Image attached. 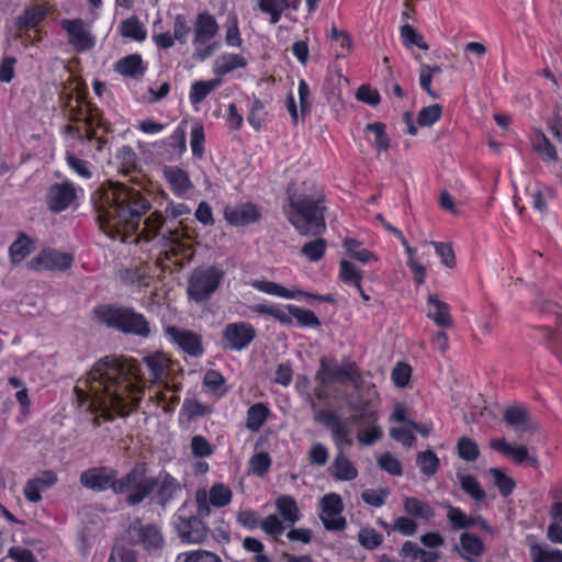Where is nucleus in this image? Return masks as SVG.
<instances>
[{"label":"nucleus","mask_w":562,"mask_h":562,"mask_svg":"<svg viewBox=\"0 0 562 562\" xmlns=\"http://www.w3.org/2000/svg\"><path fill=\"white\" fill-rule=\"evenodd\" d=\"M288 204L283 211L286 220L303 236H321L326 231L325 193L313 182L291 184L286 190Z\"/></svg>","instance_id":"obj_3"},{"label":"nucleus","mask_w":562,"mask_h":562,"mask_svg":"<svg viewBox=\"0 0 562 562\" xmlns=\"http://www.w3.org/2000/svg\"><path fill=\"white\" fill-rule=\"evenodd\" d=\"M246 66L247 60L243 56L238 54H223L215 60L214 72L223 76L237 68H245Z\"/></svg>","instance_id":"obj_31"},{"label":"nucleus","mask_w":562,"mask_h":562,"mask_svg":"<svg viewBox=\"0 0 562 562\" xmlns=\"http://www.w3.org/2000/svg\"><path fill=\"white\" fill-rule=\"evenodd\" d=\"M289 0H258L257 7L261 11V13L270 16V23L277 24L282 13L286 10L285 3Z\"/></svg>","instance_id":"obj_37"},{"label":"nucleus","mask_w":562,"mask_h":562,"mask_svg":"<svg viewBox=\"0 0 562 562\" xmlns=\"http://www.w3.org/2000/svg\"><path fill=\"white\" fill-rule=\"evenodd\" d=\"M339 276H340L341 281L347 284L356 285L359 282H361V279H362V272L360 270H358L352 262H350L346 259H342L340 261Z\"/></svg>","instance_id":"obj_57"},{"label":"nucleus","mask_w":562,"mask_h":562,"mask_svg":"<svg viewBox=\"0 0 562 562\" xmlns=\"http://www.w3.org/2000/svg\"><path fill=\"white\" fill-rule=\"evenodd\" d=\"M177 562H223L214 552L207 550H192L182 552L177 557Z\"/></svg>","instance_id":"obj_49"},{"label":"nucleus","mask_w":562,"mask_h":562,"mask_svg":"<svg viewBox=\"0 0 562 562\" xmlns=\"http://www.w3.org/2000/svg\"><path fill=\"white\" fill-rule=\"evenodd\" d=\"M369 398L363 401L359 398L357 403H350L348 406L356 415L349 418L351 423L374 424L376 420V409L380 402L379 394L374 384L368 386Z\"/></svg>","instance_id":"obj_18"},{"label":"nucleus","mask_w":562,"mask_h":562,"mask_svg":"<svg viewBox=\"0 0 562 562\" xmlns=\"http://www.w3.org/2000/svg\"><path fill=\"white\" fill-rule=\"evenodd\" d=\"M379 467L394 476H401L403 474V469L400 460L395 458L390 452H384L378 458Z\"/></svg>","instance_id":"obj_58"},{"label":"nucleus","mask_w":562,"mask_h":562,"mask_svg":"<svg viewBox=\"0 0 562 562\" xmlns=\"http://www.w3.org/2000/svg\"><path fill=\"white\" fill-rule=\"evenodd\" d=\"M250 285L266 294L283 297V299H294L296 297L295 292L290 291L282 286L279 283H276L273 281H266V280H254L251 281Z\"/></svg>","instance_id":"obj_36"},{"label":"nucleus","mask_w":562,"mask_h":562,"mask_svg":"<svg viewBox=\"0 0 562 562\" xmlns=\"http://www.w3.org/2000/svg\"><path fill=\"white\" fill-rule=\"evenodd\" d=\"M144 362L150 372L153 381L161 380L168 370V359L159 352L146 356Z\"/></svg>","instance_id":"obj_35"},{"label":"nucleus","mask_w":562,"mask_h":562,"mask_svg":"<svg viewBox=\"0 0 562 562\" xmlns=\"http://www.w3.org/2000/svg\"><path fill=\"white\" fill-rule=\"evenodd\" d=\"M490 446L492 449L510 458L516 464L526 463L533 468L538 465L537 458L531 456L528 451V448L525 446L509 445L503 438L491 440Z\"/></svg>","instance_id":"obj_22"},{"label":"nucleus","mask_w":562,"mask_h":562,"mask_svg":"<svg viewBox=\"0 0 562 562\" xmlns=\"http://www.w3.org/2000/svg\"><path fill=\"white\" fill-rule=\"evenodd\" d=\"M532 146L533 149L543 158L551 161L558 160V153L555 147L541 131L537 132L532 142Z\"/></svg>","instance_id":"obj_45"},{"label":"nucleus","mask_w":562,"mask_h":562,"mask_svg":"<svg viewBox=\"0 0 562 562\" xmlns=\"http://www.w3.org/2000/svg\"><path fill=\"white\" fill-rule=\"evenodd\" d=\"M223 278L224 271L218 267L195 268L188 280L189 300L198 304L209 301L218 289Z\"/></svg>","instance_id":"obj_7"},{"label":"nucleus","mask_w":562,"mask_h":562,"mask_svg":"<svg viewBox=\"0 0 562 562\" xmlns=\"http://www.w3.org/2000/svg\"><path fill=\"white\" fill-rule=\"evenodd\" d=\"M416 464L424 475L430 477L438 471L440 461L432 450H426L417 454Z\"/></svg>","instance_id":"obj_40"},{"label":"nucleus","mask_w":562,"mask_h":562,"mask_svg":"<svg viewBox=\"0 0 562 562\" xmlns=\"http://www.w3.org/2000/svg\"><path fill=\"white\" fill-rule=\"evenodd\" d=\"M367 131L374 133V146L379 150H387L390 148V139L385 133V125L381 122L370 123L366 126Z\"/></svg>","instance_id":"obj_59"},{"label":"nucleus","mask_w":562,"mask_h":562,"mask_svg":"<svg viewBox=\"0 0 562 562\" xmlns=\"http://www.w3.org/2000/svg\"><path fill=\"white\" fill-rule=\"evenodd\" d=\"M47 10L42 4L25 8L24 12L15 18L14 24L19 31L35 29L46 18Z\"/></svg>","instance_id":"obj_26"},{"label":"nucleus","mask_w":562,"mask_h":562,"mask_svg":"<svg viewBox=\"0 0 562 562\" xmlns=\"http://www.w3.org/2000/svg\"><path fill=\"white\" fill-rule=\"evenodd\" d=\"M256 337L255 327L247 322L229 323L222 333L224 348L235 351L246 349Z\"/></svg>","instance_id":"obj_11"},{"label":"nucleus","mask_w":562,"mask_h":562,"mask_svg":"<svg viewBox=\"0 0 562 562\" xmlns=\"http://www.w3.org/2000/svg\"><path fill=\"white\" fill-rule=\"evenodd\" d=\"M530 554L532 562H562V551L558 549L549 550L539 544H532Z\"/></svg>","instance_id":"obj_52"},{"label":"nucleus","mask_w":562,"mask_h":562,"mask_svg":"<svg viewBox=\"0 0 562 562\" xmlns=\"http://www.w3.org/2000/svg\"><path fill=\"white\" fill-rule=\"evenodd\" d=\"M182 412L187 415L188 419H194L210 414L212 409L196 400H184Z\"/></svg>","instance_id":"obj_62"},{"label":"nucleus","mask_w":562,"mask_h":562,"mask_svg":"<svg viewBox=\"0 0 562 562\" xmlns=\"http://www.w3.org/2000/svg\"><path fill=\"white\" fill-rule=\"evenodd\" d=\"M401 38L403 41V44L411 48L413 46H417L418 48L423 50H427L429 46L424 40V36L419 34L412 25L404 24L401 26L400 30Z\"/></svg>","instance_id":"obj_46"},{"label":"nucleus","mask_w":562,"mask_h":562,"mask_svg":"<svg viewBox=\"0 0 562 562\" xmlns=\"http://www.w3.org/2000/svg\"><path fill=\"white\" fill-rule=\"evenodd\" d=\"M333 475L338 481H351L358 476V470L342 451L338 452L333 462Z\"/></svg>","instance_id":"obj_30"},{"label":"nucleus","mask_w":562,"mask_h":562,"mask_svg":"<svg viewBox=\"0 0 562 562\" xmlns=\"http://www.w3.org/2000/svg\"><path fill=\"white\" fill-rule=\"evenodd\" d=\"M203 384L218 397L224 396L227 393V389L225 387V379L224 376L216 370H209L203 379Z\"/></svg>","instance_id":"obj_47"},{"label":"nucleus","mask_w":562,"mask_h":562,"mask_svg":"<svg viewBox=\"0 0 562 562\" xmlns=\"http://www.w3.org/2000/svg\"><path fill=\"white\" fill-rule=\"evenodd\" d=\"M92 202L101 229L111 238L135 233L151 206L139 190L120 182L100 186Z\"/></svg>","instance_id":"obj_2"},{"label":"nucleus","mask_w":562,"mask_h":562,"mask_svg":"<svg viewBox=\"0 0 562 562\" xmlns=\"http://www.w3.org/2000/svg\"><path fill=\"white\" fill-rule=\"evenodd\" d=\"M108 562H137V553L124 546H114Z\"/></svg>","instance_id":"obj_64"},{"label":"nucleus","mask_w":562,"mask_h":562,"mask_svg":"<svg viewBox=\"0 0 562 562\" xmlns=\"http://www.w3.org/2000/svg\"><path fill=\"white\" fill-rule=\"evenodd\" d=\"M276 506L284 521L294 524L300 520V510L293 497L281 496L277 499Z\"/></svg>","instance_id":"obj_38"},{"label":"nucleus","mask_w":562,"mask_h":562,"mask_svg":"<svg viewBox=\"0 0 562 562\" xmlns=\"http://www.w3.org/2000/svg\"><path fill=\"white\" fill-rule=\"evenodd\" d=\"M447 518H448L450 526L453 530L472 528L473 516L467 515V513L463 512L459 507L448 505L447 506Z\"/></svg>","instance_id":"obj_42"},{"label":"nucleus","mask_w":562,"mask_h":562,"mask_svg":"<svg viewBox=\"0 0 562 562\" xmlns=\"http://www.w3.org/2000/svg\"><path fill=\"white\" fill-rule=\"evenodd\" d=\"M315 381L322 386H328L333 383H350L357 391L363 387L362 373L357 363L350 360L338 364L335 360L329 361L322 358L315 374Z\"/></svg>","instance_id":"obj_6"},{"label":"nucleus","mask_w":562,"mask_h":562,"mask_svg":"<svg viewBox=\"0 0 562 562\" xmlns=\"http://www.w3.org/2000/svg\"><path fill=\"white\" fill-rule=\"evenodd\" d=\"M210 503L215 507L227 506L233 498L232 490L224 483H215L207 492Z\"/></svg>","instance_id":"obj_41"},{"label":"nucleus","mask_w":562,"mask_h":562,"mask_svg":"<svg viewBox=\"0 0 562 562\" xmlns=\"http://www.w3.org/2000/svg\"><path fill=\"white\" fill-rule=\"evenodd\" d=\"M218 24L215 18L209 12H202L196 15L193 25V58L205 60L211 57L218 48L216 43L209 44L218 32Z\"/></svg>","instance_id":"obj_8"},{"label":"nucleus","mask_w":562,"mask_h":562,"mask_svg":"<svg viewBox=\"0 0 562 562\" xmlns=\"http://www.w3.org/2000/svg\"><path fill=\"white\" fill-rule=\"evenodd\" d=\"M389 494L390 492L387 488H368L362 492L361 498L368 505H371L373 507H381L385 504V499L389 496Z\"/></svg>","instance_id":"obj_61"},{"label":"nucleus","mask_w":562,"mask_h":562,"mask_svg":"<svg viewBox=\"0 0 562 562\" xmlns=\"http://www.w3.org/2000/svg\"><path fill=\"white\" fill-rule=\"evenodd\" d=\"M225 220L234 226H246L256 223L261 217L260 209L250 202L240 203L224 209Z\"/></svg>","instance_id":"obj_19"},{"label":"nucleus","mask_w":562,"mask_h":562,"mask_svg":"<svg viewBox=\"0 0 562 562\" xmlns=\"http://www.w3.org/2000/svg\"><path fill=\"white\" fill-rule=\"evenodd\" d=\"M330 40L341 48V52L337 54V57H345L352 48V41L349 34L345 31L338 30L335 25L330 29Z\"/></svg>","instance_id":"obj_60"},{"label":"nucleus","mask_w":562,"mask_h":562,"mask_svg":"<svg viewBox=\"0 0 562 562\" xmlns=\"http://www.w3.org/2000/svg\"><path fill=\"white\" fill-rule=\"evenodd\" d=\"M250 310L257 314L269 315L280 322L282 325L292 324L291 317L277 305L256 304L250 306Z\"/></svg>","instance_id":"obj_50"},{"label":"nucleus","mask_w":562,"mask_h":562,"mask_svg":"<svg viewBox=\"0 0 562 562\" xmlns=\"http://www.w3.org/2000/svg\"><path fill=\"white\" fill-rule=\"evenodd\" d=\"M442 114V106L438 103L423 108L417 117V123L420 126H431L435 124Z\"/></svg>","instance_id":"obj_55"},{"label":"nucleus","mask_w":562,"mask_h":562,"mask_svg":"<svg viewBox=\"0 0 562 562\" xmlns=\"http://www.w3.org/2000/svg\"><path fill=\"white\" fill-rule=\"evenodd\" d=\"M403 508L408 516L416 519L428 521L435 516V510L429 503L417 497L404 496Z\"/></svg>","instance_id":"obj_29"},{"label":"nucleus","mask_w":562,"mask_h":562,"mask_svg":"<svg viewBox=\"0 0 562 562\" xmlns=\"http://www.w3.org/2000/svg\"><path fill=\"white\" fill-rule=\"evenodd\" d=\"M36 249V240L25 233L19 232L16 239L9 247L10 260L13 265L23 261Z\"/></svg>","instance_id":"obj_24"},{"label":"nucleus","mask_w":562,"mask_h":562,"mask_svg":"<svg viewBox=\"0 0 562 562\" xmlns=\"http://www.w3.org/2000/svg\"><path fill=\"white\" fill-rule=\"evenodd\" d=\"M457 447L459 457L464 461H475L480 454L476 442L468 437H461L458 440Z\"/></svg>","instance_id":"obj_54"},{"label":"nucleus","mask_w":562,"mask_h":562,"mask_svg":"<svg viewBox=\"0 0 562 562\" xmlns=\"http://www.w3.org/2000/svg\"><path fill=\"white\" fill-rule=\"evenodd\" d=\"M126 536L131 544L140 546L149 554H157L165 547L161 527L156 524H143L138 517L128 525Z\"/></svg>","instance_id":"obj_9"},{"label":"nucleus","mask_w":562,"mask_h":562,"mask_svg":"<svg viewBox=\"0 0 562 562\" xmlns=\"http://www.w3.org/2000/svg\"><path fill=\"white\" fill-rule=\"evenodd\" d=\"M120 32L123 37L132 38L137 42L145 41L147 36L146 29L137 16H131L122 21Z\"/></svg>","instance_id":"obj_34"},{"label":"nucleus","mask_w":562,"mask_h":562,"mask_svg":"<svg viewBox=\"0 0 562 562\" xmlns=\"http://www.w3.org/2000/svg\"><path fill=\"white\" fill-rule=\"evenodd\" d=\"M459 481L462 490L474 501L481 502L485 498L486 494L476 477L470 474H463L459 476Z\"/></svg>","instance_id":"obj_48"},{"label":"nucleus","mask_w":562,"mask_h":562,"mask_svg":"<svg viewBox=\"0 0 562 562\" xmlns=\"http://www.w3.org/2000/svg\"><path fill=\"white\" fill-rule=\"evenodd\" d=\"M485 551L484 542L477 536L471 532L460 535L459 554L467 562H475L474 559L481 557Z\"/></svg>","instance_id":"obj_23"},{"label":"nucleus","mask_w":562,"mask_h":562,"mask_svg":"<svg viewBox=\"0 0 562 562\" xmlns=\"http://www.w3.org/2000/svg\"><path fill=\"white\" fill-rule=\"evenodd\" d=\"M316 237V239L304 244L300 250L301 255L312 262L321 260L327 248V241L324 238Z\"/></svg>","instance_id":"obj_44"},{"label":"nucleus","mask_w":562,"mask_h":562,"mask_svg":"<svg viewBox=\"0 0 562 562\" xmlns=\"http://www.w3.org/2000/svg\"><path fill=\"white\" fill-rule=\"evenodd\" d=\"M267 115L268 113L265 110L262 101L255 99L247 116V121L256 131H259L266 123Z\"/></svg>","instance_id":"obj_53"},{"label":"nucleus","mask_w":562,"mask_h":562,"mask_svg":"<svg viewBox=\"0 0 562 562\" xmlns=\"http://www.w3.org/2000/svg\"><path fill=\"white\" fill-rule=\"evenodd\" d=\"M270 415L269 407L263 403H256L247 411L246 427L251 431H258Z\"/></svg>","instance_id":"obj_33"},{"label":"nucleus","mask_w":562,"mask_h":562,"mask_svg":"<svg viewBox=\"0 0 562 562\" xmlns=\"http://www.w3.org/2000/svg\"><path fill=\"white\" fill-rule=\"evenodd\" d=\"M77 199V188L70 181L54 183L45 196L47 207L54 213L67 210Z\"/></svg>","instance_id":"obj_14"},{"label":"nucleus","mask_w":562,"mask_h":562,"mask_svg":"<svg viewBox=\"0 0 562 562\" xmlns=\"http://www.w3.org/2000/svg\"><path fill=\"white\" fill-rule=\"evenodd\" d=\"M175 527L178 537L184 543L200 544L209 537V528L200 517L184 516L180 510L176 514Z\"/></svg>","instance_id":"obj_10"},{"label":"nucleus","mask_w":562,"mask_h":562,"mask_svg":"<svg viewBox=\"0 0 562 562\" xmlns=\"http://www.w3.org/2000/svg\"><path fill=\"white\" fill-rule=\"evenodd\" d=\"M74 257L69 252H63L53 248L43 249L34 257L29 266L33 270L65 271L72 266Z\"/></svg>","instance_id":"obj_15"},{"label":"nucleus","mask_w":562,"mask_h":562,"mask_svg":"<svg viewBox=\"0 0 562 562\" xmlns=\"http://www.w3.org/2000/svg\"><path fill=\"white\" fill-rule=\"evenodd\" d=\"M155 481L157 482V486L155 487L156 503L162 508L176 499L182 492V485L179 481L167 472H160L159 475L155 477Z\"/></svg>","instance_id":"obj_21"},{"label":"nucleus","mask_w":562,"mask_h":562,"mask_svg":"<svg viewBox=\"0 0 562 562\" xmlns=\"http://www.w3.org/2000/svg\"><path fill=\"white\" fill-rule=\"evenodd\" d=\"M190 448L192 454L198 458H206L213 453L212 445L201 435L192 437Z\"/></svg>","instance_id":"obj_63"},{"label":"nucleus","mask_w":562,"mask_h":562,"mask_svg":"<svg viewBox=\"0 0 562 562\" xmlns=\"http://www.w3.org/2000/svg\"><path fill=\"white\" fill-rule=\"evenodd\" d=\"M321 519L327 530L338 531L346 527V519L340 516L344 506L338 494H326L321 501Z\"/></svg>","instance_id":"obj_16"},{"label":"nucleus","mask_w":562,"mask_h":562,"mask_svg":"<svg viewBox=\"0 0 562 562\" xmlns=\"http://www.w3.org/2000/svg\"><path fill=\"white\" fill-rule=\"evenodd\" d=\"M60 25L67 32L68 43L76 52L90 50L94 46V37L81 19H64Z\"/></svg>","instance_id":"obj_13"},{"label":"nucleus","mask_w":562,"mask_h":562,"mask_svg":"<svg viewBox=\"0 0 562 562\" xmlns=\"http://www.w3.org/2000/svg\"><path fill=\"white\" fill-rule=\"evenodd\" d=\"M146 465L144 463L135 464L121 479L115 477L113 486L114 494H126V503L130 506H136L143 503L157 486L154 476H146Z\"/></svg>","instance_id":"obj_5"},{"label":"nucleus","mask_w":562,"mask_h":562,"mask_svg":"<svg viewBox=\"0 0 562 562\" xmlns=\"http://www.w3.org/2000/svg\"><path fill=\"white\" fill-rule=\"evenodd\" d=\"M165 333L186 353L193 357H199L203 353L202 337L195 331L177 326H168Z\"/></svg>","instance_id":"obj_17"},{"label":"nucleus","mask_w":562,"mask_h":562,"mask_svg":"<svg viewBox=\"0 0 562 562\" xmlns=\"http://www.w3.org/2000/svg\"><path fill=\"white\" fill-rule=\"evenodd\" d=\"M286 310L289 312V316L294 317L297 323L303 327H318L321 326L319 318L315 315L314 312L310 310H305L303 307L289 304L286 305Z\"/></svg>","instance_id":"obj_39"},{"label":"nucleus","mask_w":562,"mask_h":562,"mask_svg":"<svg viewBox=\"0 0 562 562\" xmlns=\"http://www.w3.org/2000/svg\"><path fill=\"white\" fill-rule=\"evenodd\" d=\"M93 315L99 323L115 328L124 334H132L143 338L150 336V326L147 318L132 307L113 304L98 305Z\"/></svg>","instance_id":"obj_4"},{"label":"nucleus","mask_w":562,"mask_h":562,"mask_svg":"<svg viewBox=\"0 0 562 562\" xmlns=\"http://www.w3.org/2000/svg\"><path fill=\"white\" fill-rule=\"evenodd\" d=\"M190 136L192 155L196 158H202L204 155L205 143L204 127L202 123L196 122L193 124Z\"/></svg>","instance_id":"obj_51"},{"label":"nucleus","mask_w":562,"mask_h":562,"mask_svg":"<svg viewBox=\"0 0 562 562\" xmlns=\"http://www.w3.org/2000/svg\"><path fill=\"white\" fill-rule=\"evenodd\" d=\"M490 473L501 495L503 497L509 496L516 487L514 479L507 475L502 468H492L490 469Z\"/></svg>","instance_id":"obj_43"},{"label":"nucleus","mask_w":562,"mask_h":562,"mask_svg":"<svg viewBox=\"0 0 562 562\" xmlns=\"http://www.w3.org/2000/svg\"><path fill=\"white\" fill-rule=\"evenodd\" d=\"M138 369L135 360L109 355L98 360L85 381L87 390L75 387L80 405L89 402L88 409L101 412L105 420L113 414L128 416L140 402L137 385Z\"/></svg>","instance_id":"obj_1"},{"label":"nucleus","mask_w":562,"mask_h":562,"mask_svg":"<svg viewBox=\"0 0 562 562\" xmlns=\"http://www.w3.org/2000/svg\"><path fill=\"white\" fill-rule=\"evenodd\" d=\"M114 70L122 76L138 79L145 74V66L142 56L132 54L119 59L114 65Z\"/></svg>","instance_id":"obj_25"},{"label":"nucleus","mask_w":562,"mask_h":562,"mask_svg":"<svg viewBox=\"0 0 562 562\" xmlns=\"http://www.w3.org/2000/svg\"><path fill=\"white\" fill-rule=\"evenodd\" d=\"M358 540L363 548L373 550L382 543L383 536L375 529L366 527L359 531Z\"/></svg>","instance_id":"obj_56"},{"label":"nucleus","mask_w":562,"mask_h":562,"mask_svg":"<svg viewBox=\"0 0 562 562\" xmlns=\"http://www.w3.org/2000/svg\"><path fill=\"white\" fill-rule=\"evenodd\" d=\"M222 83V79L214 78L207 81H194L191 85L189 99L191 104H200L204 99L220 85Z\"/></svg>","instance_id":"obj_32"},{"label":"nucleus","mask_w":562,"mask_h":562,"mask_svg":"<svg viewBox=\"0 0 562 562\" xmlns=\"http://www.w3.org/2000/svg\"><path fill=\"white\" fill-rule=\"evenodd\" d=\"M427 301L429 305L428 317L431 318L440 327H451L452 318L450 315L449 305L440 301L435 294H430Z\"/></svg>","instance_id":"obj_27"},{"label":"nucleus","mask_w":562,"mask_h":562,"mask_svg":"<svg viewBox=\"0 0 562 562\" xmlns=\"http://www.w3.org/2000/svg\"><path fill=\"white\" fill-rule=\"evenodd\" d=\"M162 173L176 195H182L192 188L188 173L181 168L165 167Z\"/></svg>","instance_id":"obj_28"},{"label":"nucleus","mask_w":562,"mask_h":562,"mask_svg":"<svg viewBox=\"0 0 562 562\" xmlns=\"http://www.w3.org/2000/svg\"><path fill=\"white\" fill-rule=\"evenodd\" d=\"M57 481L56 472L52 470L41 471L33 479L26 481L23 494L29 502L38 503L42 499L41 492L50 488Z\"/></svg>","instance_id":"obj_20"},{"label":"nucleus","mask_w":562,"mask_h":562,"mask_svg":"<svg viewBox=\"0 0 562 562\" xmlns=\"http://www.w3.org/2000/svg\"><path fill=\"white\" fill-rule=\"evenodd\" d=\"M116 476L117 471L111 467H93L81 472L79 482L85 488L93 492H113Z\"/></svg>","instance_id":"obj_12"}]
</instances>
